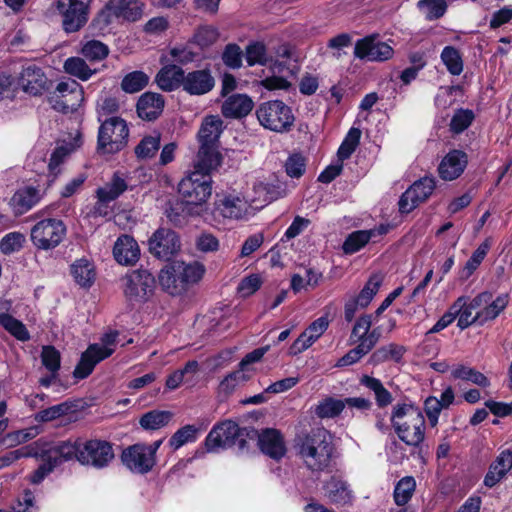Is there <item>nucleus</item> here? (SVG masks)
Masks as SVG:
<instances>
[{
	"instance_id": "1",
	"label": "nucleus",
	"mask_w": 512,
	"mask_h": 512,
	"mask_svg": "<svg viewBox=\"0 0 512 512\" xmlns=\"http://www.w3.org/2000/svg\"><path fill=\"white\" fill-rule=\"evenodd\" d=\"M60 455L66 461L76 459L82 465L102 469L113 460L112 445L99 439L76 440L60 442V449L53 451L52 455Z\"/></svg>"
},
{
	"instance_id": "2",
	"label": "nucleus",
	"mask_w": 512,
	"mask_h": 512,
	"mask_svg": "<svg viewBox=\"0 0 512 512\" xmlns=\"http://www.w3.org/2000/svg\"><path fill=\"white\" fill-rule=\"evenodd\" d=\"M295 448L309 469L322 471L331 460L333 452L331 435L324 428L312 429L295 438Z\"/></svg>"
},
{
	"instance_id": "3",
	"label": "nucleus",
	"mask_w": 512,
	"mask_h": 512,
	"mask_svg": "<svg viewBox=\"0 0 512 512\" xmlns=\"http://www.w3.org/2000/svg\"><path fill=\"white\" fill-rule=\"evenodd\" d=\"M213 169H202L198 166V160L194 170L185 176L178 184V193L181 196L184 207L183 211L190 215H200L204 204L211 196V177L209 173Z\"/></svg>"
},
{
	"instance_id": "4",
	"label": "nucleus",
	"mask_w": 512,
	"mask_h": 512,
	"mask_svg": "<svg viewBox=\"0 0 512 512\" xmlns=\"http://www.w3.org/2000/svg\"><path fill=\"white\" fill-rule=\"evenodd\" d=\"M392 426L401 441L418 447L425 437V419L418 407L412 404H397L391 414Z\"/></svg>"
},
{
	"instance_id": "5",
	"label": "nucleus",
	"mask_w": 512,
	"mask_h": 512,
	"mask_svg": "<svg viewBox=\"0 0 512 512\" xmlns=\"http://www.w3.org/2000/svg\"><path fill=\"white\" fill-rule=\"evenodd\" d=\"M223 121L219 116H207L199 129L200 148L197 154L198 166L202 169H215L220 165L221 156L217 151V142L222 133Z\"/></svg>"
},
{
	"instance_id": "6",
	"label": "nucleus",
	"mask_w": 512,
	"mask_h": 512,
	"mask_svg": "<svg viewBox=\"0 0 512 512\" xmlns=\"http://www.w3.org/2000/svg\"><path fill=\"white\" fill-rule=\"evenodd\" d=\"M257 431L252 428H241L232 421L226 420L214 426L205 439V446L208 452H217L233 446L238 441L240 449H244L246 440L244 437L254 438Z\"/></svg>"
},
{
	"instance_id": "7",
	"label": "nucleus",
	"mask_w": 512,
	"mask_h": 512,
	"mask_svg": "<svg viewBox=\"0 0 512 512\" xmlns=\"http://www.w3.org/2000/svg\"><path fill=\"white\" fill-rule=\"evenodd\" d=\"M256 116L264 128L280 133L289 131L295 120L291 108L280 100L261 103Z\"/></svg>"
},
{
	"instance_id": "8",
	"label": "nucleus",
	"mask_w": 512,
	"mask_h": 512,
	"mask_svg": "<svg viewBox=\"0 0 512 512\" xmlns=\"http://www.w3.org/2000/svg\"><path fill=\"white\" fill-rule=\"evenodd\" d=\"M118 332L113 331L101 338L102 344H91L81 355L80 361L74 369L73 375L77 379L88 377L97 363L108 358L114 352Z\"/></svg>"
},
{
	"instance_id": "9",
	"label": "nucleus",
	"mask_w": 512,
	"mask_h": 512,
	"mask_svg": "<svg viewBox=\"0 0 512 512\" xmlns=\"http://www.w3.org/2000/svg\"><path fill=\"white\" fill-rule=\"evenodd\" d=\"M121 288L129 302H146L154 293L156 281L147 269H136L121 278Z\"/></svg>"
},
{
	"instance_id": "10",
	"label": "nucleus",
	"mask_w": 512,
	"mask_h": 512,
	"mask_svg": "<svg viewBox=\"0 0 512 512\" xmlns=\"http://www.w3.org/2000/svg\"><path fill=\"white\" fill-rule=\"evenodd\" d=\"M129 129L120 117L106 119L98 132V149L107 153L120 151L127 143Z\"/></svg>"
},
{
	"instance_id": "11",
	"label": "nucleus",
	"mask_w": 512,
	"mask_h": 512,
	"mask_svg": "<svg viewBox=\"0 0 512 512\" xmlns=\"http://www.w3.org/2000/svg\"><path fill=\"white\" fill-rule=\"evenodd\" d=\"M66 235V226L62 220L47 218L37 222L31 229L33 244L43 250L57 247Z\"/></svg>"
},
{
	"instance_id": "12",
	"label": "nucleus",
	"mask_w": 512,
	"mask_h": 512,
	"mask_svg": "<svg viewBox=\"0 0 512 512\" xmlns=\"http://www.w3.org/2000/svg\"><path fill=\"white\" fill-rule=\"evenodd\" d=\"M91 0H58L57 11L62 16V26L67 33L79 31L88 21Z\"/></svg>"
},
{
	"instance_id": "13",
	"label": "nucleus",
	"mask_w": 512,
	"mask_h": 512,
	"mask_svg": "<svg viewBox=\"0 0 512 512\" xmlns=\"http://www.w3.org/2000/svg\"><path fill=\"white\" fill-rule=\"evenodd\" d=\"M82 101V87L71 79L58 83L50 97L53 108L63 113L77 110Z\"/></svg>"
},
{
	"instance_id": "14",
	"label": "nucleus",
	"mask_w": 512,
	"mask_h": 512,
	"mask_svg": "<svg viewBox=\"0 0 512 512\" xmlns=\"http://www.w3.org/2000/svg\"><path fill=\"white\" fill-rule=\"evenodd\" d=\"M149 252L158 259L169 261L181 249L178 234L169 228L157 229L148 240Z\"/></svg>"
},
{
	"instance_id": "15",
	"label": "nucleus",
	"mask_w": 512,
	"mask_h": 512,
	"mask_svg": "<svg viewBox=\"0 0 512 512\" xmlns=\"http://www.w3.org/2000/svg\"><path fill=\"white\" fill-rule=\"evenodd\" d=\"M436 186L433 177L425 176L415 181L400 197L399 210L401 213H409L420 203L425 202Z\"/></svg>"
},
{
	"instance_id": "16",
	"label": "nucleus",
	"mask_w": 512,
	"mask_h": 512,
	"mask_svg": "<svg viewBox=\"0 0 512 512\" xmlns=\"http://www.w3.org/2000/svg\"><path fill=\"white\" fill-rule=\"evenodd\" d=\"M120 458L122 464L135 474H147L156 464V459L151 457L145 443L128 446L122 451Z\"/></svg>"
},
{
	"instance_id": "17",
	"label": "nucleus",
	"mask_w": 512,
	"mask_h": 512,
	"mask_svg": "<svg viewBox=\"0 0 512 512\" xmlns=\"http://www.w3.org/2000/svg\"><path fill=\"white\" fill-rule=\"evenodd\" d=\"M354 55L368 61H385L392 57L393 49L387 43L378 39V36L371 35L356 42Z\"/></svg>"
},
{
	"instance_id": "18",
	"label": "nucleus",
	"mask_w": 512,
	"mask_h": 512,
	"mask_svg": "<svg viewBox=\"0 0 512 512\" xmlns=\"http://www.w3.org/2000/svg\"><path fill=\"white\" fill-rule=\"evenodd\" d=\"M509 303L508 294H501L496 298L491 292L485 291L475 296V304L478 306L480 325L496 319Z\"/></svg>"
},
{
	"instance_id": "19",
	"label": "nucleus",
	"mask_w": 512,
	"mask_h": 512,
	"mask_svg": "<svg viewBox=\"0 0 512 512\" xmlns=\"http://www.w3.org/2000/svg\"><path fill=\"white\" fill-rule=\"evenodd\" d=\"M328 326L329 319L327 316H322L313 321L291 345L290 353L296 355L308 349L321 337V335L327 330Z\"/></svg>"
},
{
	"instance_id": "20",
	"label": "nucleus",
	"mask_w": 512,
	"mask_h": 512,
	"mask_svg": "<svg viewBox=\"0 0 512 512\" xmlns=\"http://www.w3.org/2000/svg\"><path fill=\"white\" fill-rule=\"evenodd\" d=\"M215 85L214 77L207 68L188 72L184 76L183 90L190 95H204Z\"/></svg>"
},
{
	"instance_id": "21",
	"label": "nucleus",
	"mask_w": 512,
	"mask_h": 512,
	"mask_svg": "<svg viewBox=\"0 0 512 512\" xmlns=\"http://www.w3.org/2000/svg\"><path fill=\"white\" fill-rule=\"evenodd\" d=\"M258 435L260 450L274 460H280L286 453V447L281 433L272 428L263 430Z\"/></svg>"
},
{
	"instance_id": "22",
	"label": "nucleus",
	"mask_w": 512,
	"mask_h": 512,
	"mask_svg": "<svg viewBox=\"0 0 512 512\" xmlns=\"http://www.w3.org/2000/svg\"><path fill=\"white\" fill-rule=\"evenodd\" d=\"M105 8L116 18L135 22L142 17L144 4L138 0H109Z\"/></svg>"
},
{
	"instance_id": "23",
	"label": "nucleus",
	"mask_w": 512,
	"mask_h": 512,
	"mask_svg": "<svg viewBox=\"0 0 512 512\" xmlns=\"http://www.w3.org/2000/svg\"><path fill=\"white\" fill-rule=\"evenodd\" d=\"M372 316L365 314L359 317L351 331V343L371 342L370 347L374 348L381 338V332L378 328L371 330Z\"/></svg>"
},
{
	"instance_id": "24",
	"label": "nucleus",
	"mask_w": 512,
	"mask_h": 512,
	"mask_svg": "<svg viewBox=\"0 0 512 512\" xmlns=\"http://www.w3.org/2000/svg\"><path fill=\"white\" fill-rule=\"evenodd\" d=\"M466 164V154L460 150H453L442 159L438 168L439 175L444 180H454L462 174Z\"/></svg>"
},
{
	"instance_id": "25",
	"label": "nucleus",
	"mask_w": 512,
	"mask_h": 512,
	"mask_svg": "<svg viewBox=\"0 0 512 512\" xmlns=\"http://www.w3.org/2000/svg\"><path fill=\"white\" fill-rule=\"evenodd\" d=\"M113 255L119 264L133 265L140 257V249L131 236L122 235L114 244Z\"/></svg>"
},
{
	"instance_id": "26",
	"label": "nucleus",
	"mask_w": 512,
	"mask_h": 512,
	"mask_svg": "<svg viewBox=\"0 0 512 512\" xmlns=\"http://www.w3.org/2000/svg\"><path fill=\"white\" fill-rule=\"evenodd\" d=\"M176 261L166 265L159 273V283L163 290L171 295L184 293L188 286L182 273L176 272Z\"/></svg>"
},
{
	"instance_id": "27",
	"label": "nucleus",
	"mask_w": 512,
	"mask_h": 512,
	"mask_svg": "<svg viewBox=\"0 0 512 512\" xmlns=\"http://www.w3.org/2000/svg\"><path fill=\"white\" fill-rule=\"evenodd\" d=\"M215 209L224 218L241 219L247 214L249 204L237 195H226L215 202Z\"/></svg>"
},
{
	"instance_id": "28",
	"label": "nucleus",
	"mask_w": 512,
	"mask_h": 512,
	"mask_svg": "<svg viewBox=\"0 0 512 512\" xmlns=\"http://www.w3.org/2000/svg\"><path fill=\"white\" fill-rule=\"evenodd\" d=\"M42 198L38 188L26 186L18 189L10 200L15 215H22L32 209Z\"/></svg>"
},
{
	"instance_id": "29",
	"label": "nucleus",
	"mask_w": 512,
	"mask_h": 512,
	"mask_svg": "<svg viewBox=\"0 0 512 512\" xmlns=\"http://www.w3.org/2000/svg\"><path fill=\"white\" fill-rule=\"evenodd\" d=\"M164 108V99L161 94L146 92L142 94L137 102L138 116L144 120L152 121L157 119Z\"/></svg>"
},
{
	"instance_id": "30",
	"label": "nucleus",
	"mask_w": 512,
	"mask_h": 512,
	"mask_svg": "<svg viewBox=\"0 0 512 512\" xmlns=\"http://www.w3.org/2000/svg\"><path fill=\"white\" fill-rule=\"evenodd\" d=\"M19 81L25 92L36 96L44 90L46 77L40 67L30 64L22 69Z\"/></svg>"
},
{
	"instance_id": "31",
	"label": "nucleus",
	"mask_w": 512,
	"mask_h": 512,
	"mask_svg": "<svg viewBox=\"0 0 512 512\" xmlns=\"http://www.w3.org/2000/svg\"><path fill=\"white\" fill-rule=\"evenodd\" d=\"M325 497L331 503L344 505L352 499V491L349 485L340 476L333 475L323 485Z\"/></svg>"
},
{
	"instance_id": "32",
	"label": "nucleus",
	"mask_w": 512,
	"mask_h": 512,
	"mask_svg": "<svg viewBox=\"0 0 512 512\" xmlns=\"http://www.w3.org/2000/svg\"><path fill=\"white\" fill-rule=\"evenodd\" d=\"M512 468V451L505 450L502 451L496 460L491 463L487 474L484 478V485L492 488L497 483H499L502 478L510 471Z\"/></svg>"
},
{
	"instance_id": "33",
	"label": "nucleus",
	"mask_w": 512,
	"mask_h": 512,
	"mask_svg": "<svg viewBox=\"0 0 512 512\" xmlns=\"http://www.w3.org/2000/svg\"><path fill=\"white\" fill-rule=\"evenodd\" d=\"M253 101L244 94H234L228 97L222 104V114L227 118H242L253 109Z\"/></svg>"
},
{
	"instance_id": "34",
	"label": "nucleus",
	"mask_w": 512,
	"mask_h": 512,
	"mask_svg": "<svg viewBox=\"0 0 512 512\" xmlns=\"http://www.w3.org/2000/svg\"><path fill=\"white\" fill-rule=\"evenodd\" d=\"M185 72L177 65H166L156 75L158 86L164 91L183 87Z\"/></svg>"
},
{
	"instance_id": "35",
	"label": "nucleus",
	"mask_w": 512,
	"mask_h": 512,
	"mask_svg": "<svg viewBox=\"0 0 512 512\" xmlns=\"http://www.w3.org/2000/svg\"><path fill=\"white\" fill-rule=\"evenodd\" d=\"M468 298L459 297L452 305H459L457 312V326L464 330L469 326L477 323L480 325V318L478 317V306L475 304V297L467 302Z\"/></svg>"
},
{
	"instance_id": "36",
	"label": "nucleus",
	"mask_w": 512,
	"mask_h": 512,
	"mask_svg": "<svg viewBox=\"0 0 512 512\" xmlns=\"http://www.w3.org/2000/svg\"><path fill=\"white\" fill-rule=\"evenodd\" d=\"M59 449L60 443L44 451L42 455L44 463L30 476V481L33 484L40 483L55 467L66 461L64 458L60 457V455H55V457L54 454L52 455L54 450L58 451Z\"/></svg>"
},
{
	"instance_id": "37",
	"label": "nucleus",
	"mask_w": 512,
	"mask_h": 512,
	"mask_svg": "<svg viewBox=\"0 0 512 512\" xmlns=\"http://www.w3.org/2000/svg\"><path fill=\"white\" fill-rule=\"evenodd\" d=\"M198 371L199 363L196 360L188 361L182 369L175 370L167 377L165 386L168 390H175L183 382H192Z\"/></svg>"
},
{
	"instance_id": "38",
	"label": "nucleus",
	"mask_w": 512,
	"mask_h": 512,
	"mask_svg": "<svg viewBox=\"0 0 512 512\" xmlns=\"http://www.w3.org/2000/svg\"><path fill=\"white\" fill-rule=\"evenodd\" d=\"M360 384L374 393L378 407L384 408L392 403V394L384 387L379 379L372 376L363 375L360 378Z\"/></svg>"
},
{
	"instance_id": "39",
	"label": "nucleus",
	"mask_w": 512,
	"mask_h": 512,
	"mask_svg": "<svg viewBox=\"0 0 512 512\" xmlns=\"http://www.w3.org/2000/svg\"><path fill=\"white\" fill-rule=\"evenodd\" d=\"M406 349L404 346L390 343L384 346H381L377 350H375L370 356V363L374 365H378L380 363L393 360L395 362H400L402 359Z\"/></svg>"
},
{
	"instance_id": "40",
	"label": "nucleus",
	"mask_w": 512,
	"mask_h": 512,
	"mask_svg": "<svg viewBox=\"0 0 512 512\" xmlns=\"http://www.w3.org/2000/svg\"><path fill=\"white\" fill-rule=\"evenodd\" d=\"M345 408L341 399L326 397L314 407V414L320 419H330L339 416Z\"/></svg>"
},
{
	"instance_id": "41",
	"label": "nucleus",
	"mask_w": 512,
	"mask_h": 512,
	"mask_svg": "<svg viewBox=\"0 0 512 512\" xmlns=\"http://www.w3.org/2000/svg\"><path fill=\"white\" fill-rule=\"evenodd\" d=\"M64 71L82 81H87L96 73V69H91L84 58L70 57L65 60Z\"/></svg>"
},
{
	"instance_id": "42",
	"label": "nucleus",
	"mask_w": 512,
	"mask_h": 512,
	"mask_svg": "<svg viewBox=\"0 0 512 512\" xmlns=\"http://www.w3.org/2000/svg\"><path fill=\"white\" fill-rule=\"evenodd\" d=\"M71 273L75 281L82 287L91 286L95 279L94 267L87 259H80L72 264Z\"/></svg>"
},
{
	"instance_id": "43",
	"label": "nucleus",
	"mask_w": 512,
	"mask_h": 512,
	"mask_svg": "<svg viewBox=\"0 0 512 512\" xmlns=\"http://www.w3.org/2000/svg\"><path fill=\"white\" fill-rule=\"evenodd\" d=\"M172 416L170 411L152 410L141 416L139 424L145 430H157L166 426Z\"/></svg>"
},
{
	"instance_id": "44",
	"label": "nucleus",
	"mask_w": 512,
	"mask_h": 512,
	"mask_svg": "<svg viewBox=\"0 0 512 512\" xmlns=\"http://www.w3.org/2000/svg\"><path fill=\"white\" fill-rule=\"evenodd\" d=\"M245 58L248 66L267 65L274 61L272 54H268L266 47L261 42L249 44L245 50Z\"/></svg>"
},
{
	"instance_id": "45",
	"label": "nucleus",
	"mask_w": 512,
	"mask_h": 512,
	"mask_svg": "<svg viewBox=\"0 0 512 512\" xmlns=\"http://www.w3.org/2000/svg\"><path fill=\"white\" fill-rule=\"evenodd\" d=\"M80 53L90 62L101 61L108 56L109 47L99 40L90 39L82 42Z\"/></svg>"
},
{
	"instance_id": "46",
	"label": "nucleus",
	"mask_w": 512,
	"mask_h": 512,
	"mask_svg": "<svg viewBox=\"0 0 512 512\" xmlns=\"http://www.w3.org/2000/svg\"><path fill=\"white\" fill-rule=\"evenodd\" d=\"M441 60L451 75L458 76L463 72L464 63L458 49L446 46L441 52Z\"/></svg>"
},
{
	"instance_id": "47",
	"label": "nucleus",
	"mask_w": 512,
	"mask_h": 512,
	"mask_svg": "<svg viewBox=\"0 0 512 512\" xmlns=\"http://www.w3.org/2000/svg\"><path fill=\"white\" fill-rule=\"evenodd\" d=\"M176 272L182 273L184 281L187 286L198 282L205 273V267L203 264L194 261L191 263H185L183 261H176Z\"/></svg>"
},
{
	"instance_id": "48",
	"label": "nucleus",
	"mask_w": 512,
	"mask_h": 512,
	"mask_svg": "<svg viewBox=\"0 0 512 512\" xmlns=\"http://www.w3.org/2000/svg\"><path fill=\"white\" fill-rule=\"evenodd\" d=\"M0 325L20 341H27L30 335L25 325L7 313L0 314Z\"/></svg>"
},
{
	"instance_id": "49",
	"label": "nucleus",
	"mask_w": 512,
	"mask_h": 512,
	"mask_svg": "<svg viewBox=\"0 0 512 512\" xmlns=\"http://www.w3.org/2000/svg\"><path fill=\"white\" fill-rule=\"evenodd\" d=\"M383 282V276L379 273H375L370 276L367 283L356 297L361 308L367 307L372 301L373 297L378 292Z\"/></svg>"
},
{
	"instance_id": "50",
	"label": "nucleus",
	"mask_w": 512,
	"mask_h": 512,
	"mask_svg": "<svg viewBox=\"0 0 512 512\" xmlns=\"http://www.w3.org/2000/svg\"><path fill=\"white\" fill-rule=\"evenodd\" d=\"M374 231L359 230L351 233L343 243V251L346 254H353L364 247L371 239Z\"/></svg>"
},
{
	"instance_id": "51",
	"label": "nucleus",
	"mask_w": 512,
	"mask_h": 512,
	"mask_svg": "<svg viewBox=\"0 0 512 512\" xmlns=\"http://www.w3.org/2000/svg\"><path fill=\"white\" fill-rule=\"evenodd\" d=\"M361 138V130L355 127H352L343 142L341 143L337 156L340 162L348 159L353 152L356 150L357 146L360 143Z\"/></svg>"
},
{
	"instance_id": "52",
	"label": "nucleus",
	"mask_w": 512,
	"mask_h": 512,
	"mask_svg": "<svg viewBox=\"0 0 512 512\" xmlns=\"http://www.w3.org/2000/svg\"><path fill=\"white\" fill-rule=\"evenodd\" d=\"M452 376L455 379L470 381L481 387L490 385L488 378L483 373L464 365H458L453 369Z\"/></svg>"
},
{
	"instance_id": "53",
	"label": "nucleus",
	"mask_w": 512,
	"mask_h": 512,
	"mask_svg": "<svg viewBox=\"0 0 512 512\" xmlns=\"http://www.w3.org/2000/svg\"><path fill=\"white\" fill-rule=\"evenodd\" d=\"M416 488L415 479L412 476L402 478L394 489V500L398 506H403L411 499Z\"/></svg>"
},
{
	"instance_id": "54",
	"label": "nucleus",
	"mask_w": 512,
	"mask_h": 512,
	"mask_svg": "<svg viewBox=\"0 0 512 512\" xmlns=\"http://www.w3.org/2000/svg\"><path fill=\"white\" fill-rule=\"evenodd\" d=\"M249 378L250 376L245 374L242 369L231 372L220 382L218 386L219 395L224 397L229 396L238 385L245 383Z\"/></svg>"
},
{
	"instance_id": "55",
	"label": "nucleus",
	"mask_w": 512,
	"mask_h": 512,
	"mask_svg": "<svg viewBox=\"0 0 512 512\" xmlns=\"http://www.w3.org/2000/svg\"><path fill=\"white\" fill-rule=\"evenodd\" d=\"M127 187L126 181L115 173L110 183L97 189L96 195L114 201L127 190Z\"/></svg>"
},
{
	"instance_id": "56",
	"label": "nucleus",
	"mask_w": 512,
	"mask_h": 512,
	"mask_svg": "<svg viewBox=\"0 0 512 512\" xmlns=\"http://www.w3.org/2000/svg\"><path fill=\"white\" fill-rule=\"evenodd\" d=\"M160 134L145 136L135 147V154L140 159H149L155 156L160 148Z\"/></svg>"
},
{
	"instance_id": "57",
	"label": "nucleus",
	"mask_w": 512,
	"mask_h": 512,
	"mask_svg": "<svg viewBox=\"0 0 512 512\" xmlns=\"http://www.w3.org/2000/svg\"><path fill=\"white\" fill-rule=\"evenodd\" d=\"M491 247V240L486 239L482 242L479 247L473 252L470 259L466 262L465 267L463 269V274L465 278L470 277L473 272L478 268L481 262L484 260L487 255L489 249Z\"/></svg>"
},
{
	"instance_id": "58",
	"label": "nucleus",
	"mask_w": 512,
	"mask_h": 512,
	"mask_svg": "<svg viewBox=\"0 0 512 512\" xmlns=\"http://www.w3.org/2000/svg\"><path fill=\"white\" fill-rule=\"evenodd\" d=\"M198 429L194 425H186L178 429L170 438L169 445L177 450L183 445L197 439Z\"/></svg>"
},
{
	"instance_id": "59",
	"label": "nucleus",
	"mask_w": 512,
	"mask_h": 512,
	"mask_svg": "<svg viewBox=\"0 0 512 512\" xmlns=\"http://www.w3.org/2000/svg\"><path fill=\"white\" fill-rule=\"evenodd\" d=\"M148 76L142 71H133L127 74L122 82L121 88L127 93H136L148 84Z\"/></svg>"
},
{
	"instance_id": "60",
	"label": "nucleus",
	"mask_w": 512,
	"mask_h": 512,
	"mask_svg": "<svg viewBox=\"0 0 512 512\" xmlns=\"http://www.w3.org/2000/svg\"><path fill=\"white\" fill-rule=\"evenodd\" d=\"M370 344V341L367 344L365 341L362 343H357L355 348L349 350L343 357L338 360L337 366L344 367L357 363L360 359H362L365 355L373 350V348L370 347Z\"/></svg>"
},
{
	"instance_id": "61",
	"label": "nucleus",
	"mask_w": 512,
	"mask_h": 512,
	"mask_svg": "<svg viewBox=\"0 0 512 512\" xmlns=\"http://www.w3.org/2000/svg\"><path fill=\"white\" fill-rule=\"evenodd\" d=\"M419 9H425V16L428 20H436L441 18L447 9L444 0H420L417 3Z\"/></svg>"
},
{
	"instance_id": "62",
	"label": "nucleus",
	"mask_w": 512,
	"mask_h": 512,
	"mask_svg": "<svg viewBox=\"0 0 512 512\" xmlns=\"http://www.w3.org/2000/svg\"><path fill=\"white\" fill-rule=\"evenodd\" d=\"M219 37L216 28L212 26H202L197 29L193 36V42L200 48H206L214 44Z\"/></svg>"
},
{
	"instance_id": "63",
	"label": "nucleus",
	"mask_w": 512,
	"mask_h": 512,
	"mask_svg": "<svg viewBox=\"0 0 512 512\" xmlns=\"http://www.w3.org/2000/svg\"><path fill=\"white\" fill-rule=\"evenodd\" d=\"M474 119V114L471 110H458L451 119L450 129L454 133H461L467 129Z\"/></svg>"
},
{
	"instance_id": "64",
	"label": "nucleus",
	"mask_w": 512,
	"mask_h": 512,
	"mask_svg": "<svg viewBox=\"0 0 512 512\" xmlns=\"http://www.w3.org/2000/svg\"><path fill=\"white\" fill-rule=\"evenodd\" d=\"M25 238L19 232H11L0 241V250L4 254H10L21 249Z\"/></svg>"
}]
</instances>
